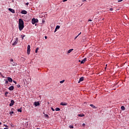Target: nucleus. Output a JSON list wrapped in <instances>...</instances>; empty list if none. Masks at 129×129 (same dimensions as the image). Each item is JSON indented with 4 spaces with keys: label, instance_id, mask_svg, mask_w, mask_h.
<instances>
[{
    "label": "nucleus",
    "instance_id": "nucleus-1",
    "mask_svg": "<svg viewBox=\"0 0 129 129\" xmlns=\"http://www.w3.org/2000/svg\"><path fill=\"white\" fill-rule=\"evenodd\" d=\"M19 29L20 31H22L24 29V21L22 19H19Z\"/></svg>",
    "mask_w": 129,
    "mask_h": 129
},
{
    "label": "nucleus",
    "instance_id": "nucleus-2",
    "mask_svg": "<svg viewBox=\"0 0 129 129\" xmlns=\"http://www.w3.org/2000/svg\"><path fill=\"white\" fill-rule=\"evenodd\" d=\"M39 22V20L37 19L33 18L32 20V25H35V23H38Z\"/></svg>",
    "mask_w": 129,
    "mask_h": 129
},
{
    "label": "nucleus",
    "instance_id": "nucleus-3",
    "mask_svg": "<svg viewBox=\"0 0 129 129\" xmlns=\"http://www.w3.org/2000/svg\"><path fill=\"white\" fill-rule=\"evenodd\" d=\"M10 61H11V63L12 64V65H13V66H17V62L14 61L13 59H11Z\"/></svg>",
    "mask_w": 129,
    "mask_h": 129
},
{
    "label": "nucleus",
    "instance_id": "nucleus-4",
    "mask_svg": "<svg viewBox=\"0 0 129 129\" xmlns=\"http://www.w3.org/2000/svg\"><path fill=\"white\" fill-rule=\"evenodd\" d=\"M31 52V45H28L27 46V54L30 55V52Z\"/></svg>",
    "mask_w": 129,
    "mask_h": 129
},
{
    "label": "nucleus",
    "instance_id": "nucleus-5",
    "mask_svg": "<svg viewBox=\"0 0 129 129\" xmlns=\"http://www.w3.org/2000/svg\"><path fill=\"white\" fill-rule=\"evenodd\" d=\"M19 41V38H16L15 39V42L13 43V46H15V45H17V44H18V42Z\"/></svg>",
    "mask_w": 129,
    "mask_h": 129
},
{
    "label": "nucleus",
    "instance_id": "nucleus-6",
    "mask_svg": "<svg viewBox=\"0 0 129 129\" xmlns=\"http://www.w3.org/2000/svg\"><path fill=\"white\" fill-rule=\"evenodd\" d=\"M86 60H87V58L86 57H85L83 60H82L81 61V64H84V63H85V62H86Z\"/></svg>",
    "mask_w": 129,
    "mask_h": 129
},
{
    "label": "nucleus",
    "instance_id": "nucleus-7",
    "mask_svg": "<svg viewBox=\"0 0 129 129\" xmlns=\"http://www.w3.org/2000/svg\"><path fill=\"white\" fill-rule=\"evenodd\" d=\"M15 103V101L13 100H11V103L9 104L10 106H13Z\"/></svg>",
    "mask_w": 129,
    "mask_h": 129
},
{
    "label": "nucleus",
    "instance_id": "nucleus-8",
    "mask_svg": "<svg viewBox=\"0 0 129 129\" xmlns=\"http://www.w3.org/2000/svg\"><path fill=\"white\" fill-rule=\"evenodd\" d=\"M84 80V77H82L80 78L79 81L78 82V83H80V82H82Z\"/></svg>",
    "mask_w": 129,
    "mask_h": 129
},
{
    "label": "nucleus",
    "instance_id": "nucleus-9",
    "mask_svg": "<svg viewBox=\"0 0 129 129\" xmlns=\"http://www.w3.org/2000/svg\"><path fill=\"white\" fill-rule=\"evenodd\" d=\"M27 12L26 10H22L21 11V14H22L23 15H27Z\"/></svg>",
    "mask_w": 129,
    "mask_h": 129
},
{
    "label": "nucleus",
    "instance_id": "nucleus-10",
    "mask_svg": "<svg viewBox=\"0 0 129 129\" xmlns=\"http://www.w3.org/2000/svg\"><path fill=\"white\" fill-rule=\"evenodd\" d=\"M9 11H10V12H11V13H13V14H15V10L14 9L9 8Z\"/></svg>",
    "mask_w": 129,
    "mask_h": 129
},
{
    "label": "nucleus",
    "instance_id": "nucleus-11",
    "mask_svg": "<svg viewBox=\"0 0 129 129\" xmlns=\"http://www.w3.org/2000/svg\"><path fill=\"white\" fill-rule=\"evenodd\" d=\"M34 105H35V106H39V105H40V103L39 102H35Z\"/></svg>",
    "mask_w": 129,
    "mask_h": 129
},
{
    "label": "nucleus",
    "instance_id": "nucleus-12",
    "mask_svg": "<svg viewBox=\"0 0 129 129\" xmlns=\"http://www.w3.org/2000/svg\"><path fill=\"white\" fill-rule=\"evenodd\" d=\"M67 104H68V103H66V102H61L60 103V105H62L63 106L67 105Z\"/></svg>",
    "mask_w": 129,
    "mask_h": 129
},
{
    "label": "nucleus",
    "instance_id": "nucleus-13",
    "mask_svg": "<svg viewBox=\"0 0 129 129\" xmlns=\"http://www.w3.org/2000/svg\"><path fill=\"white\" fill-rule=\"evenodd\" d=\"M8 80L9 82H13V79L10 77H8Z\"/></svg>",
    "mask_w": 129,
    "mask_h": 129
},
{
    "label": "nucleus",
    "instance_id": "nucleus-14",
    "mask_svg": "<svg viewBox=\"0 0 129 129\" xmlns=\"http://www.w3.org/2000/svg\"><path fill=\"white\" fill-rule=\"evenodd\" d=\"M90 106H91V107H93V108H95V109L97 108V107H96L95 106H94V105H93V104H90Z\"/></svg>",
    "mask_w": 129,
    "mask_h": 129
},
{
    "label": "nucleus",
    "instance_id": "nucleus-15",
    "mask_svg": "<svg viewBox=\"0 0 129 129\" xmlns=\"http://www.w3.org/2000/svg\"><path fill=\"white\" fill-rule=\"evenodd\" d=\"M73 50H74L73 49H69L68 51V54L71 53L72 52V51H73Z\"/></svg>",
    "mask_w": 129,
    "mask_h": 129
},
{
    "label": "nucleus",
    "instance_id": "nucleus-16",
    "mask_svg": "<svg viewBox=\"0 0 129 129\" xmlns=\"http://www.w3.org/2000/svg\"><path fill=\"white\" fill-rule=\"evenodd\" d=\"M9 90H14V87L11 86L10 87H9Z\"/></svg>",
    "mask_w": 129,
    "mask_h": 129
},
{
    "label": "nucleus",
    "instance_id": "nucleus-17",
    "mask_svg": "<svg viewBox=\"0 0 129 129\" xmlns=\"http://www.w3.org/2000/svg\"><path fill=\"white\" fill-rule=\"evenodd\" d=\"M121 110H125V107H124L123 106H121Z\"/></svg>",
    "mask_w": 129,
    "mask_h": 129
},
{
    "label": "nucleus",
    "instance_id": "nucleus-18",
    "mask_svg": "<svg viewBox=\"0 0 129 129\" xmlns=\"http://www.w3.org/2000/svg\"><path fill=\"white\" fill-rule=\"evenodd\" d=\"M85 115L83 114H79L78 115V116H80V117H82V116H84Z\"/></svg>",
    "mask_w": 129,
    "mask_h": 129
},
{
    "label": "nucleus",
    "instance_id": "nucleus-19",
    "mask_svg": "<svg viewBox=\"0 0 129 129\" xmlns=\"http://www.w3.org/2000/svg\"><path fill=\"white\" fill-rule=\"evenodd\" d=\"M38 51H39V47H37L35 50V53H38Z\"/></svg>",
    "mask_w": 129,
    "mask_h": 129
},
{
    "label": "nucleus",
    "instance_id": "nucleus-20",
    "mask_svg": "<svg viewBox=\"0 0 129 129\" xmlns=\"http://www.w3.org/2000/svg\"><path fill=\"white\" fill-rule=\"evenodd\" d=\"M8 94H9V92H5V95L6 97H7V96H8Z\"/></svg>",
    "mask_w": 129,
    "mask_h": 129
},
{
    "label": "nucleus",
    "instance_id": "nucleus-21",
    "mask_svg": "<svg viewBox=\"0 0 129 129\" xmlns=\"http://www.w3.org/2000/svg\"><path fill=\"white\" fill-rule=\"evenodd\" d=\"M55 111H60V108H55Z\"/></svg>",
    "mask_w": 129,
    "mask_h": 129
},
{
    "label": "nucleus",
    "instance_id": "nucleus-22",
    "mask_svg": "<svg viewBox=\"0 0 129 129\" xmlns=\"http://www.w3.org/2000/svg\"><path fill=\"white\" fill-rule=\"evenodd\" d=\"M69 127H70V128H74V126L73 125H70L69 126Z\"/></svg>",
    "mask_w": 129,
    "mask_h": 129
},
{
    "label": "nucleus",
    "instance_id": "nucleus-23",
    "mask_svg": "<svg viewBox=\"0 0 129 129\" xmlns=\"http://www.w3.org/2000/svg\"><path fill=\"white\" fill-rule=\"evenodd\" d=\"M26 37V35H21V37L22 38V40H24V37Z\"/></svg>",
    "mask_w": 129,
    "mask_h": 129
},
{
    "label": "nucleus",
    "instance_id": "nucleus-24",
    "mask_svg": "<svg viewBox=\"0 0 129 129\" xmlns=\"http://www.w3.org/2000/svg\"><path fill=\"white\" fill-rule=\"evenodd\" d=\"M64 82H65V80H62V81H60V83L61 84H62V83H64Z\"/></svg>",
    "mask_w": 129,
    "mask_h": 129
},
{
    "label": "nucleus",
    "instance_id": "nucleus-25",
    "mask_svg": "<svg viewBox=\"0 0 129 129\" xmlns=\"http://www.w3.org/2000/svg\"><path fill=\"white\" fill-rule=\"evenodd\" d=\"M17 111H18L19 112H22V109H18Z\"/></svg>",
    "mask_w": 129,
    "mask_h": 129
},
{
    "label": "nucleus",
    "instance_id": "nucleus-26",
    "mask_svg": "<svg viewBox=\"0 0 129 129\" xmlns=\"http://www.w3.org/2000/svg\"><path fill=\"white\" fill-rule=\"evenodd\" d=\"M44 116H45V117H47V118H49V115H48V114H45V115H44Z\"/></svg>",
    "mask_w": 129,
    "mask_h": 129
},
{
    "label": "nucleus",
    "instance_id": "nucleus-27",
    "mask_svg": "<svg viewBox=\"0 0 129 129\" xmlns=\"http://www.w3.org/2000/svg\"><path fill=\"white\" fill-rule=\"evenodd\" d=\"M55 29H60V26H56Z\"/></svg>",
    "mask_w": 129,
    "mask_h": 129
},
{
    "label": "nucleus",
    "instance_id": "nucleus-28",
    "mask_svg": "<svg viewBox=\"0 0 129 129\" xmlns=\"http://www.w3.org/2000/svg\"><path fill=\"white\" fill-rule=\"evenodd\" d=\"M8 83H9V81L6 80L5 82V84H8Z\"/></svg>",
    "mask_w": 129,
    "mask_h": 129
},
{
    "label": "nucleus",
    "instance_id": "nucleus-29",
    "mask_svg": "<svg viewBox=\"0 0 129 129\" xmlns=\"http://www.w3.org/2000/svg\"><path fill=\"white\" fill-rule=\"evenodd\" d=\"M13 113H14V111H12L10 112V115H12V114H13Z\"/></svg>",
    "mask_w": 129,
    "mask_h": 129
},
{
    "label": "nucleus",
    "instance_id": "nucleus-30",
    "mask_svg": "<svg viewBox=\"0 0 129 129\" xmlns=\"http://www.w3.org/2000/svg\"><path fill=\"white\" fill-rule=\"evenodd\" d=\"M17 86L18 88H20V87H21V85H17Z\"/></svg>",
    "mask_w": 129,
    "mask_h": 129
},
{
    "label": "nucleus",
    "instance_id": "nucleus-31",
    "mask_svg": "<svg viewBox=\"0 0 129 129\" xmlns=\"http://www.w3.org/2000/svg\"><path fill=\"white\" fill-rule=\"evenodd\" d=\"M110 11H111V12H112V11H113V9L112 8H110Z\"/></svg>",
    "mask_w": 129,
    "mask_h": 129
},
{
    "label": "nucleus",
    "instance_id": "nucleus-32",
    "mask_svg": "<svg viewBox=\"0 0 129 129\" xmlns=\"http://www.w3.org/2000/svg\"><path fill=\"white\" fill-rule=\"evenodd\" d=\"M88 22H92V20H91V19H89V20H88Z\"/></svg>",
    "mask_w": 129,
    "mask_h": 129
},
{
    "label": "nucleus",
    "instance_id": "nucleus-33",
    "mask_svg": "<svg viewBox=\"0 0 129 129\" xmlns=\"http://www.w3.org/2000/svg\"><path fill=\"white\" fill-rule=\"evenodd\" d=\"M78 35H77L75 38V40H76V39H77V38H78Z\"/></svg>",
    "mask_w": 129,
    "mask_h": 129
},
{
    "label": "nucleus",
    "instance_id": "nucleus-34",
    "mask_svg": "<svg viewBox=\"0 0 129 129\" xmlns=\"http://www.w3.org/2000/svg\"><path fill=\"white\" fill-rule=\"evenodd\" d=\"M51 110H52V111H55V109H54L53 108H51Z\"/></svg>",
    "mask_w": 129,
    "mask_h": 129
},
{
    "label": "nucleus",
    "instance_id": "nucleus-35",
    "mask_svg": "<svg viewBox=\"0 0 129 129\" xmlns=\"http://www.w3.org/2000/svg\"><path fill=\"white\" fill-rule=\"evenodd\" d=\"M4 126H6V127H9V126H7V125L4 124Z\"/></svg>",
    "mask_w": 129,
    "mask_h": 129
},
{
    "label": "nucleus",
    "instance_id": "nucleus-36",
    "mask_svg": "<svg viewBox=\"0 0 129 129\" xmlns=\"http://www.w3.org/2000/svg\"><path fill=\"white\" fill-rule=\"evenodd\" d=\"M14 83H15V84H17V82H16L15 81H13Z\"/></svg>",
    "mask_w": 129,
    "mask_h": 129
},
{
    "label": "nucleus",
    "instance_id": "nucleus-37",
    "mask_svg": "<svg viewBox=\"0 0 129 129\" xmlns=\"http://www.w3.org/2000/svg\"><path fill=\"white\" fill-rule=\"evenodd\" d=\"M80 35H81V32H80V33L78 35V36L79 37V36H80Z\"/></svg>",
    "mask_w": 129,
    "mask_h": 129
},
{
    "label": "nucleus",
    "instance_id": "nucleus-38",
    "mask_svg": "<svg viewBox=\"0 0 129 129\" xmlns=\"http://www.w3.org/2000/svg\"><path fill=\"white\" fill-rule=\"evenodd\" d=\"M82 125H83V126H85V123H83V124H82Z\"/></svg>",
    "mask_w": 129,
    "mask_h": 129
},
{
    "label": "nucleus",
    "instance_id": "nucleus-39",
    "mask_svg": "<svg viewBox=\"0 0 129 129\" xmlns=\"http://www.w3.org/2000/svg\"><path fill=\"white\" fill-rule=\"evenodd\" d=\"M26 6H28V5H29V3H27L26 4Z\"/></svg>",
    "mask_w": 129,
    "mask_h": 129
},
{
    "label": "nucleus",
    "instance_id": "nucleus-40",
    "mask_svg": "<svg viewBox=\"0 0 129 129\" xmlns=\"http://www.w3.org/2000/svg\"><path fill=\"white\" fill-rule=\"evenodd\" d=\"M56 32H57V29H56V28H55V31H54V33H56Z\"/></svg>",
    "mask_w": 129,
    "mask_h": 129
},
{
    "label": "nucleus",
    "instance_id": "nucleus-41",
    "mask_svg": "<svg viewBox=\"0 0 129 129\" xmlns=\"http://www.w3.org/2000/svg\"><path fill=\"white\" fill-rule=\"evenodd\" d=\"M119 3H120V2H122V0H120L118 1Z\"/></svg>",
    "mask_w": 129,
    "mask_h": 129
},
{
    "label": "nucleus",
    "instance_id": "nucleus-42",
    "mask_svg": "<svg viewBox=\"0 0 129 129\" xmlns=\"http://www.w3.org/2000/svg\"><path fill=\"white\" fill-rule=\"evenodd\" d=\"M87 0H82L83 3L84 2H86Z\"/></svg>",
    "mask_w": 129,
    "mask_h": 129
},
{
    "label": "nucleus",
    "instance_id": "nucleus-43",
    "mask_svg": "<svg viewBox=\"0 0 129 129\" xmlns=\"http://www.w3.org/2000/svg\"><path fill=\"white\" fill-rule=\"evenodd\" d=\"M62 2H67V0H62Z\"/></svg>",
    "mask_w": 129,
    "mask_h": 129
},
{
    "label": "nucleus",
    "instance_id": "nucleus-44",
    "mask_svg": "<svg viewBox=\"0 0 129 129\" xmlns=\"http://www.w3.org/2000/svg\"><path fill=\"white\" fill-rule=\"evenodd\" d=\"M44 38H45V39H47V38H48V37L45 36Z\"/></svg>",
    "mask_w": 129,
    "mask_h": 129
},
{
    "label": "nucleus",
    "instance_id": "nucleus-45",
    "mask_svg": "<svg viewBox=\"0 0 129 129\" xmlns=\"http://www.w3.org/2000/svg\"><path fill=\"white\" fill-rule=\"evenodd\" d=\"M0 125H2V122H0Z\"/></svg>",
    "mask_w": 129,
    "mask_h": 129
},
{
    "label": "nucleus",
    "instance_id": "nucleus-46",
    "mask_svg": "<svg viewBox=\"0 0 129 129\" xmlns=\"http://www.w3.org/2000/svg\"><path fill=\"white\" fill-rule=\"evenodd\" d=\"M79 62H81V60H79Z\"/></svg>",
    "mask_w": 129,
    "mask_h": 129
}]
</instances>
